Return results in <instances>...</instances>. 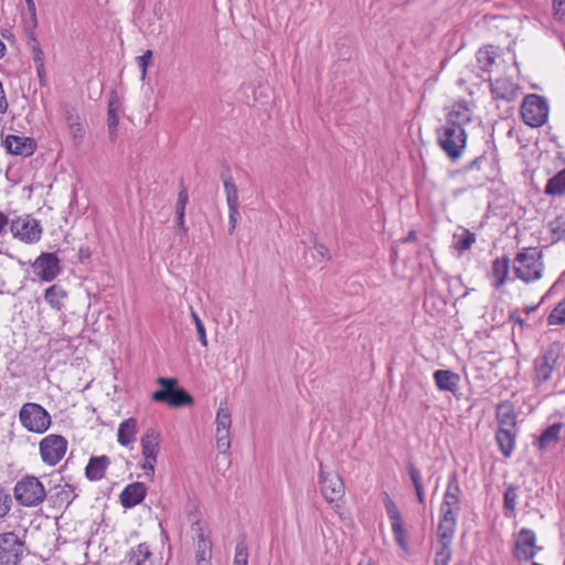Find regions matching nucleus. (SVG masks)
Segmentation results:
<instances>
[{"mask_svg":"<svg viewBox=\"0 0 565 565\" xmlns=\"http://www.w3.org/2000/svg\"><path fill=\"white\" fill-rule=\"evenodd\" d=\"M406 470L415 489L424 487L422 472L412 461L406 463Z\"/></svg>","mask_w":565,"mask_h":565,"instance_id":"nucleus-46","label":"nucleus"},{"mask_svg":"<svg viewBox=\"0 0 565 565\" xmlns=\"http://www.w3.org/2000/svg\"><path fill=\"white\" fill-rule=\"evenodd\" d=\"M138 433V423L137 419L130 417L124 420L117 431V440L121 446L128 447L136 440V435Z\"/></svg>","mask_w":565,"mask_h":565,"instance_id":"nucleus-22","label":"nucleus"},{"mask_svg":"<svg viewBox=\"0 0 565 565\" xmlns=\"http://www.w3.org/2000/svg\"><path fill=\"white\" fill-rule=\"evenodd\" d=\"M216 429L230 430L232 426V414L226 404L221 403L216 412Z\"/></svg>","mask_w":565,"mask_h":565,"instance_id":"nucleus-35","label":"nucleus"},{"mask_svg":"<svg viewBox=\"0 0 565 565\" xmlns=\"http://www.w3.org/2000/svg\"><path fill=\"white\" fill-rule=\"evenodd\" d=\"M152 58V51L147 50L142 55L137 56V64L141 71V78L145 79L147 75V68L151 62Z\"/></svg>","mask_w":565,"mask_h":565,"instance_id":"nucleus-51","label":"nucleus"},{"mask_svg":"<svg viewBox=\"0 0 565 565\" xmlns=\"http://www.w3.org/2000/svg\"><path fill=\"white\" fill-rule=\"evenodd\" d=\"M196 565H212L211 564V558H201V559H196Z\"/></svg>","mask_w":565,"mask_h":565,"instance_id":"nucleus-62","label":"nucleus"},{"mask_svg":"<svg viewBox=\"0 0 565 565\" xmlns=\"http://www.w3.org/2000/svg\"><path fill=\"white\" fill-rule=\"evenodd\" d=\"M67 297V292L65 289L58 285L54 284L45 289L44 299L50 305V307L54 310L60 311L64 306V299Z\"/></svg>","mask_w":565,"mask_h":565,"instance_id":"nucleus-26","label":"nucleus"},{"mask_svg":"<svg viewBox=\"0 0 565 565\" xmlns=\"http://www.w3.org/2000/svg\"><path fill=\"white\" fill-rule=\"evenodd\" d=\"M475 241V234L463 232L460 236L455 235L454 247L459 252H463L469 249Z\"/></svg>","mask_w":565,"mask_h":565,"instance_id":"nucleus-39","label":"nucleus"},{"mask_svg":"<svg viewBox=\"0 0 565 565\" xmlns=\"http://www.w3.org/2000/svg\"><path fill=\"white\" fill-rule=\"evenodd\" d=\"M315 249L321 259H329V250L323 244H315Z\"/></svg>","mask_w":565,"mask_h":565,"instance_id":"nucleus-57","label":"nucleus"},{"mask_svg":"<svg viewBox=\"0 0 565 565\" xmlns=\"http://www.w3.org/2000/svg\"><path fill=\"white\" fill-rule=\"evenodd\" d=\"M542 268L541 253L536 248L525 249L514 258V273L526 282L541 278Z\"/></svg>","mask_w":565,"mask_h":565,"instance_id":"nucleus-7","label":"nucleus"},{"mask_svg":"<svg viewBox=\"0 0 565 565\" xmlns=\"http://www.w3.org/2000/svg\"><path fill=\"white\" fill-rule=\"evenodd\" d=\"M33 42H34V45H33V49H32V50H33V53H34V57H33V58H34V62H35V63H39V62H40V63L42 64V56H43V52H42V50L39 47V45H38V43H36L35 39H33Z\"/></svg>","mask_w":565,"mask_h":565,"instance_id":"nucleus-58","label":"nucleus"},{"mask_svg":"<svg viewBox=\"0 0 565 565\" xmlns=\"http://www.w3.org/2000/svg\"><path fill=\"white\" fill-rule=\"evenodd\" d=\"M495 266H497V276L499 275V273L502 271V277L499 279V281H497V286H499V285L503 284V281L508 275L509 259L507 257L497 258Z\"/></svg>","mask_w":565,"mask_h":565,"instance_id":"nucleus-52","label":"nucleus"},{"mask_svg":"<svg viewBox=\"0 0 565 565\" xmlns=\"http://www.w3.org/2000/svg\"><path fill=\"white\" fill-rule=\"evenodd\" d=\"M109 466L110 458L108 456H93L89 458L85 468V477L89 481H99L105 477L106 470Z\"/></svg>","mask_w":565,"mask_h":565,"instance_id":"nucleus-19","label":"nucleus"},{"mask_svg":"<svg viewBox=\"0 0 565 565\" xmlns=\"http://www.w3.org/2000/svg\"><path fill=\"white\" fill-rule=\"evenodd\" d=\"M185 214H175V223L178 228V234L185 235L188 233V227L185 225Z\"/></svg>","mask_w":565,"mask_h":565,"instance_id":"nucleus-56","label":"nucleus"},{"mask_svg":"<svg viewBox=\"0 0 565 565\" xmlns=\"http://www.w3.org/2000/svg\"><path fill=\"white\" fill-rule=\"evenodd\" d=\"M10 231L13 237L26 244L39 242L43 232L40 222L31 215H23L13 220Z\"/></svg>","mask_w":565,"mask_h":565,"instance_id":"nucleus-10","label":"nucleus"},{"mask_svg":"<svg viewBox=\"0 0 565 565\" xmlns=\"http://www.w3.org/2000/svg\"><path fill=\"white\" fill-rule=\"evenodd\" d=\"M61 260L54 253H42L32 263L33 273L45 282L53 281L61 273Z\"/></svg>","mask_w":565,"mask_h":565,"instance_id":"nucleus-13","label":"nucleus"},{"mask_svg":"<svg viewBox=\"0 0 565 565\" xmlns=\"http://www.w3.org/2000/svg\"><path fill=\"white\" fill-rule=\"evenodd\" d=\"M227 206H239L238 190L228 169L221 172Z\"/></svg>","mask_w":565,"mask_h":565,"instance_id":"nucleus-24","label":"nucleus"},{"mask_svg":"<svg viewBox=\"0 0 565 565\" xmlns=\"http://www.w3.org/2000/svg\"><path fill=\"white\" fill-rule=\"evenodd\" d=\"M510 319L515 321L520 326L523 324V319H521L520 316L515 315L514 312L510 313Z\"/></svg>","mask_w":565,"mask_h":565,"instance_id":"nucleus-61","label":"nucleus"},{"mask_svg":"<svg viewBox=\"0 0 565 565\" xmlns=\"http://www.w3.org/2000/svg\"><path fill=\"white\" fill-rule=\"evenodd\" d=\"M11 139H12V141H22V139L20 137L13 136V135H9L4 141H11ZM23 141L30 142V141H33V139L26 137L23 139Z\"/></svg>","mask_w":565,"mask_h":565,"instance_id":"nucleus-60","label":"nucleus"},{"mask_svg":"<svg viewBox=\"0 0 565 565\" xmlns=\"http://www.w3.org/2000/svg\"><path fill=\"white\" fill-rule=\"evenodd\" d=\"M523 121L534 128L545 124L548 116V104L546 99L536 94L527 95L521 106Z\"/></svg>","mask_w":565,"mask_h":565,"instance_id":"nucleus-8","label":"nucleus"},{"mask_svg":"<svg viewBox=\"0 0 565 565\" xmlns=\"http://www.w3.org/2000/svg\"><path fill=\"white\" fill-rule=\"evenodd\" d=\"M29 18L25 20V29L32 34L38 26L36 7L33 0H25Z\"/></svg>","mask_w":565,"mask_h":565,"instance_id":"nucleus-42","label":"nucleus"},{"mask_svg":"<svg viewBox=\"0 0 565 565\" xmlns=\"http://www.w3.org/2000/svg\"><path fill=\"white\" fill-rule=\"evenodd\" d=\"M547 232L552 244L565 242V215H559L550 221Z\"/></svg>","mask_w":565,"mask_h":565,"instance_id":"nucleus-30","label":"nucleus"},{"mask_svg":"<svg viewBox=\"0 0 565 565\" xmlns=\"http://www.w3.org/2000/svg\"><path fill=\"white\" fill-rule=\"evenodd\" d=\"M21 425L31 433L43 434L51 424V415L38 403H25L19 412Z\"/></svg>","mask_w":565,"mask_h":565,"instance_id":"nucleus-5","label":"nucleus"},{"mask_svg":"<svg viewBox=\"0 0 565 565\" xmlns=\"http://www.w3.org/2000/svg\"><path fill=\"white\" fill-rule=\"evenodd\" d=\"M497 444L504 457H510L515 444V434L513 429L499 427L497 429Z\"/></svg>","mask_w":565,"mask_h":565,"instance_id":"nucleus-25","label":"nucleus"},{"mask_svg":"<svg viewBox=\"0 0 565 565\" xmlns=\"http://www.w3.org/2000/svg\"><path fill=\"white\" fill-rule=\"evenodd\" d=\"M433 379L439 391L456 394L459 390L460 376L451 370H437Z\"/></svg>","mask_w":565,"mask_h":565,"instance_id":"nucleus-18","label":"nucleus"},{"mask_svg":"<svg viewBox=\"0 0 565 565\" xmlns=\"http://www.w3.org/2000/svg\"><path fill=\"white\" fill-rule=\"evenodd\" d=\"M416 238V233L413 231V232H409V234L407 235V237L405 238V242H412Z\"/></svg>","mask_w":565,"mask_h":565,"instance_id":"nucleus-63","label":"nucleus"},{"mask_svg":"<svg viewBox=\"0 0 565 565\" xmlns=\"http://www.w3.org/2000/svg\"><path fill=\"white\" fill-rule=\"evenodd\" d=\"M544 192L548 195L565 193V168L547 181Z\"/></svg>","mask_w":565,"mask_h":565,"instance_id":"nucleus-33","label":"nucleus"},{"mask_svg":"<svg viewBox=\"0 0 565 565\" xmlns=\"http://www.w3.org/2000/svg\"><path fill=\"white\" fill-rule=\"evenodd\" d=\"M216 448L221 454H226L231 447L230 430L216 429Z\"/></svg>","mask_w":565,"mask_h":565,"instance_id":"nucleus-43","label":"nucleus"},{"mask_svg":"<svg viewBox=\"0 0 565 565\" xmlns=\"http://www.w3.org/2000/svg\"><path fill=\"white\" fill-rule=\"evenodd\" d=\"M196 529V543H195V558L201 559L203 558H211L212 557V543L209 539H206L203 534V530L199 525V523L195 524Z\"/></svg>","mask_w":565,"mask_h":565,"instance_id":"nucleus-29","label":"nucleus"},{"mask_svg":"<svg viewBox=\"0 0 565 565\" xmlns=\"http://www.w3.org/2000/svg\"><path fill=\"white\" fill-rule=\"evenodd\" d=\"M320 491L327 502L333 503L344 497V482L338 473L326 471L320 463L319 471Z\"/></svg>","mask_w":565,"mask_h":565,"instance_id":"nucleus-12","label":"nucleus"},{"mask_svg":"<svg viewBox=\"0 0 565 565\" xmlns=\"http://www.w3.org/2000/svg\"><path fill=\"white\" fill-rule=\"evenodd\" d=\"M415 492H416V497H417L418 502L423 504L425 502L424 487L416 488Z\"/></svg>","mask_w":565,"mask_h":565,"instance_id":"nucleus-59","label":"nucleus"},{"mask_svg":"<svg viewBox=\"0 0 565 565\" xmlns=\"http://www.w3.org/2000/svg\"><path fill=\"white\" fill-rule=\"evenodd\" d=\"M456 525L457 518L440 515L437 529V543L451 544Z\"/></svg>","mask_w":565,"mask_h":565,"instance_id":"nucleus-23","label":"nucleus"},{"mask_svg":"<svg viewBox=\"0 0 565 565\" xmlns=\"http://www.w3.org/2000/svg\"><path fill=\"white\" fill-rule=\"evenodd\" d=\"M6 44L0 40V58L4 55Z\"/></svg>","mask_w":565,"mask_h":565,"instance_id":"nucleus-64","label":"nucleus"},{"mask_svg":"<svg viewBox=\"0 0 565 565\" xmlns=\"http://www.w3.org/2000/svg\"><path fill=\"white\" fill-rule=\"evenodd\" d=\"M66 122L74 139L84 138L86 125L77 114L67 110Z\"/></svg>","mask_w":565,"mask_h":565,"instance_id":"nucleus-32","label":"nucleus"},{"mask_svg":"<svg viewBox=\"0 0 565 565\" xmlns=\"http://www.w3.org/2000/svg\"><path fill=\"white\" fill-rule=\"evenodd\" d=\"M67 440L56 434L45 436L39 445L41 459L49 466L57 465L67 450Z\"/></svg>","mask_w":565,"mask_h":565,"instance_id":"nucleus-11","label":"nucleus"},{"mask_svg":"<svg viewBox=\"0 0 565 565\" xmlns=\"http://www.w3.org/2000/svg\"><path fill=\"white\" fill-rule=\"evenodd\" d=\"M519 86L510 79L497 81V99L512 102L519 96Z\"/></svg>","mask_w":565,"mask_h":565,"instance_id":"nucleus-28","label":"nucleus"},{"mask_svg":"<svg viewBox=\"0 0 565 565\" xmlns=\"http://www.w3.org/2000/svg\"><path fill=\"white\" fill-rule=\"evenodd\" d=\"M75 487L71 483H65L61 486L60 491L57 492V498L62 502H67L68 504L77 497L75 493Z\"/></svg>","mask_w":565,"mask_h":565,"instance_id":"nucleus-47","label":"nucleus"},{"mask_svg":"<svg viewBox=\"0 0 565 565\" xmlns=\"http://www.w3.org/2000/svg\"><path fill=\"white\" fill-rule=\"evenodd\" d=\"M157 383L160 390L152 393L151 398L154 402L164 403L170 407H182L193 404V397L184 390L178 386L174 377H158Z\"/></svg>","mask_w":565,"mask_h":565,"instance_id":"nucleus-2","label":"nucleus"},{"mask_svg":"<svg viewBox=\"0 0 565 565\" xmlns=\"http://www.w3.org/2000/svg\"><path fill=\"white\" fill-rule=\"evenodd\" d=\"M189 202V195L186 189L181 184V190L179 191L174 212L175 214H185V207Z\"/></svg>","mask_w":565,"mask_h":565,"instance_id":"nucleus-50","label":"nucleus"},{"mask_svg":"<svg viewBox=\"0 0 565 565\" xmlns=\"http://www.w3.org/2000/svg\"><path fill=\"white\" fill-rule=\"evenodd\" d=\"M12 505V498L10 493L6 492L4 490L0 489V520L6 518Z\"/></svg>","mask_w":565,"mask_h":565,"instance_id":"nucleus-49","label":"nucleus"},{"mask_svg":"<svg viewBox=\"0 0 565 565\" xmlns=\"http://www.w3.org/2000/svg\"><path fill=\"white\" fill-rule=\"evenodd\" d=\"M516 488L515 487H508V489L504 492V500H503V507L505 510V513L508 516L513 515L516 504Z\"/></svg>","mask_w":565,"mask_h":565,"instance_id":"nucleus-38","label":"nucleus"},{"mask_svg":"<svg viewBox=\"0 0 565 565\" xmlns=\"http://www.w3.org/2000/svg\"><path fill=\"white\" fill-rule=\"evenodd\" d=\"M191 317H192V320H193V322L195 324V329H196V332H198L199 341H200V343L204 348H206L207 347V337H206L205 327H204L201 318L196 313V311L193 310L192 308H191Z\"/></svg>","mask_w":565,"mask_h":565,"instance_id":"nucleus-44","label":"nucleus"},{"mask_svg":"<svg viewBox=\"0 0 565 565\" xmlns=\"http://www.w3.org/2000/svg\"><path fill=\"white\" fill-rule=\"evenodd\" d=\"M439 146L450 159L457 160L461 156L466 143H439Z\"/></svg>","mask_w":565,"mask_h":565,"instance_id":"nucleus-45","label":"nucleus"},{"mask_svg":"<svg viewBox=\"0 0 565 565\" xmlns=\"http://www.w3.org/2000/svg\"><path fill=\"white\" fill-rule=\"evenodd\" d=\"M471 128V110L466 102H458L448 111L446 124L438 129V141H467Z\"/></svg>","mask_w":565,"mask_h":565,"instance_id":"nucleus-1","label":"nucleus"},{"mask_svg":"<svg viewBox=\"0 0 565 565\" xmlns=\"http://www.w3.org/2000/svg\"><path fill=\"white\" fill-rule=\"evenodd\" d=\"M127 565H152V553L147 543L132 547L125 557Z\"/></svg>","mask_w":565,"mask_h":565,"instance_id":"nucleus-20","label":"nucleus"},{"mask_svg":"<svg viewBox=\"0 0 565 565\" xmlns=\"http://www.w3.org/2000/svg\"><path fill=\"white\" fill-rule=\"evenodd\" d=\"M497 418L499 427L514 429L516 416L509 404L501 403L497 405Z\"/></svg>","mask_w":565,"mask_h":565,"instance_id":"nucleus-31","label":"nucleus"},{"mask_svg":"<svg viewBox=\"0 0 565 565\" xmlns=\"http://www.w3.org/2000/svg\"><path fill=\"white\" fill-rule=\"evenodd\" d=\"M117 126H118V116H117L115 109L109 108V110H108V130H109L110 135H113L114 131H116Z\"/></svg>","mask_w":565,"mask_h":565,"instance_id":"nucleus-55","label":"nucleus"},{"mask_svg":"<svg viewBox=\"0 0 565 565\" xmlns=\"http://www.w3.org/2000/svg\"><path fill=\"white\" fill-rule=\"evenodd\" d=\"M13 492L15 500L24 507H38L46 498L44 486L33 476H26L18 481Z\"/></svg>","mask_w":565,"mask_h":565,"instance_id":"nucleus-4","label":"nucleus"},{"mask_svg":"<svg viewBox=\"0 0 565 565\" xmlns=\"http://www.w3.org/2000/svg\"><path fill=\"white\" fill-rule=\"evenodd\" d=\"M248 564V551L244 543H238L235 548V556L233 565H247Z\"/></svg>","mask_w":565,"mask_h":565,"instance_id":"nucleus-48","label":"nucleus"},{"mask_svg":"<svg viewBox=\"0 0 565 565\" xmlns=\"http://www.w3.org/2000/svg\"><path fill=\"white\" fill-rule=\"evenodd\" d=\"M26 550L24 533L15 531L0 533V565H19Z\"/></svg>","mask_w":565,"mask_h":565,"instance_id":"nucleus-3","label":"nucleus"},{"mask_svg":"<svg viewBox=\"0 0 565 565\" xmlns=\"http://www.w3.org/2000/svg\"><path fill=\"white\" fill-rule=\"evenodd\" d=\"M238 209H239V206L228 207V232H230V234H233V232L236 227V224H237V221L239 217Z\"/></svg>","mask_w":565,"mask_h":565,"instance_id":"nucleus-53","label":"nucleus"},{"mask_svg":"<svg viewBox=\"0 0 565 565\" xmlns=\"http://www.w3.org/2000/svg\"><path fill=\"white\" fill-rule=\"evenodd\" d=\"M143 457L142 470L147 477L154 476V468L160 452V434L154 428H149L140 439Z\"/></svg>","mask_w":565,"mask_h":565,"instance_id":"nucleus-9","label":"nucleus"},{"mask_svg":"<svg viewBox=\"0 0 565 565\" xmlns=\"http://www.w3.org/2000/svg\"><path fill=\"white\" fill-rule=\"evenodd\" d=\"M451 544L437 543L434 563L435 565H449L451 559Z\"/></svg>","mask_w":565,"mask_h":565,"instance_id":"nucleus-36","label":"nucleus"},{"mask_svg":"<svg viewBox=\"0 0 565 565\" xmlns=\"http://www.w3.org/2000/svg\"><path fill=\"white\" fill-rule=\"evenodd\" d=\"M553 1V10L554 17L563 21L565 19V0H552Z\"/></svg>","mask_w":565,"mask_h":565,"instance_id":"nucleus-54","label":"nucleus"},{"mask_svg":"<svg viewBox=\"0 0 565 565\" xmlns=\"http://www.w3.org/2000/svg\"><path fill=\"white\" fill-rule=\"evenodd\" d=\"M536 535L533 531L523 529L520 531L516 542H515V551L514 555L519 561H530L532 559L536 552L541 550V547L536 546Z\"/></svg>","mask_w":565,"mask_h":565,"instance_id":"nucleus-15","label":"nucleus"},{"mask_svg":"<svg viewBox=\"0 0 565 565\" xmlns=\"http://www.w3.org/2000/svg\"><path fill=\"white\" fill-rule=\"evenodd\" d=\"M547 321L551 326L565 323V298L551 311Z\"/></svg>","mask_w":565,"mask_h":565,"instance_id":"nucleus-41","label":"nucleus"},{"mask_svg":"<svg viewBox=\"0 0 565 565\" xmlns=\"http://www.w3.org/2000/svg\"><path fill=\"white\" fill-rule=\"evenodd\" d=\"M147 494V488L142 482H134L125 487L119 499L124 508L130 509L139 504Z\"/></svg>","mask_w":565,"mask_h":565,"instance_id":"nucleus-17","label":"nucleus"},{"mask_svg":"<svg viewBox=\"0 0 565 565\" xmlns=\"http://www.w3.org/2000/svg\"><path fill=\"white\" fill-rule=\"evenodd\" d=\"M460 487L455 473L449 477L440 505V515L457 518L460 512Z\"/></svg>","mask_w":565,"mask_h":565,"instance_id":"nucleus-14","label":"nucleus"},{"mask_svg":"<svg viewBox=\"0 0 565 565\" xmlns=\"http://www.w3.org/2000/svg\"><path fill=\"white\" fill-rule=\"evenodd\" d=\"M245 98L247 102H255L264 104L268 98L269 88L264 85H258L257 87L254 84H244L241 87Z\"/></svg>","mask_w":565,"mask_h":565,"instance_id":"nucleus-27","label":"nucleus"},{"mask_svg":"<svg viewBox=\"0 0 565 565\" xmlns=\"http://www.w3.org/2000/svg\"><path fill=\"white\" fill-rule=\"evenodd\" d=\"M494 63V51L491 45L484 46L477 52V64L482 72L480 77L489 83V90L494 94V84L492 83L491 72Z\"/></svg>","mask_w":565,"mask_h":565,"instance_id":"nucleus-16","label":"nucleus"},{"mask_svg":"<svg viewBox=\"0 0 565 565\" xmlns=\"http://www.w3.org/2000/svg\"><path fill=\"white\" fill-rule=\"evenodd\" d=\"M382 500L391 522L402 519L401 512L387 492H383Z\"/></svg>","mask_w":565,"mask_h":565,"instance_id":"nucleus-40","label":"nucleus"},{"mask_svg":"<svg viewBox=\"0 0 565 565\" xmlns=\"http://www.w3.org/2000/svg\"><path fill=\"white\" fill-rule=\"evenodd\" d=\"M391 524L392 532L397 545L403 550H407V535L403 525V519L392 521Z\"/></svg>","mask_w":565,"mask_h":565,"instance_id":"nucleus-37","label":"nucleus"},{"mask_svg":"<svg viewBox=\"0 0 565 565\" xmlns=\"http://www.w3.org/2000/svg\"><path fill=\"white\" fill-rule=\"evenodd\" d=\"M563 427L562 423H555L548 426L534 444L540 450H546L555 447L559 441V434Z\"/></svg>","mask_w":565,"mask_h":565,"instance_id":"nucleus-21","label":"nucleus"},{"mask_svg":"<svg viewBox=\"0 0 565 565\" xmlns=\"http://www.w3.org/2000/svg\"><path fill=\"white\" fill-rule=\"evenodd\" d=\"M8 153L13 156L30 157L36 150V143H1Z\"/></svg>","mask_w":565,"mask_h":565,"instance_id":"nucleus-34","label":"nucleus"},{"mask_svg":"<svg viewBox=\"0 0 565 565\" xmlns=\"http://www.w3.org/2000/svg\"><path fill=\"white\" fill-rule=\"evenodd\" d=\"M563 351L561 342L550 343L534 361V382L541 385L552 379L553 371Z\"/></svg>","mask_w":565,"mask_h":565,"instance_id":"nucleus-6","label":"nucleus"}]
</instances>
